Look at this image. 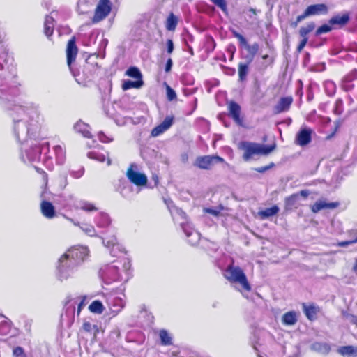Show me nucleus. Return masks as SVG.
Returning <instances> with one entry per match:
<instances>
[{
  "mask_svg": "<svg viewBox=\"0 0 357 357\" xmlns=\"http://www.w3.org/2000/svg\"><path fill=\"white\" fill-rule=\"evenodd\" d=\"M14 133L20 142H24L39 130L40 116L38 108L33 103L15 105L13 114Z\"/></svg>",
  "mask_w": 357,
  "mask_h": 357,
  "instance_id": "nucleus-1",
  "label": "nucleus"
},
{
  "mask_svg": "<svg viewBox=\"0 0 357 357\" xmlns=\"http://www.w3.org/2000/svg\"><path fill=\"white\" fill-rule=\"evenodd\" d=\"M238 148L243 151V159L245 161H249L255 155H268L275 149V145L267 146L263 144L242 142L239 144Z\"/></svg>",
  "mask_w": 357,
  "mask_h": 357,
  "instance_id": "nucleus-2",
  "label": "nucleus"
},
{
  "mask_svg": "<svg viewBox=\"0 0 357 357\" xmlns=\"http://www.w3.org/2000/svg\"><path fill=\"white\" fill-rule=\"evenodd\" d=\"M174 216L181 218L180 225L185 233L189 244L196 245L200 240V234L192 227L191 223L187 220L186 214L181 208L175 207L174 211H171Z\"/></svg>",
  "mask_w": 357,
  "mask_h": 357,
  "instance_id": "nucleus-3",
  "label": "nucleus"
},
{
  "mask_svg": "<svg viewBox=\"0 0 357 357\" xmlns=\"http://www.w3.org/2000/svg\"><path fill=\"white\" fill-rule=\"evenodd\" d=\"M224 275L230 282L239 284L244 290L247 291L251 290V286L248 281L247 277L239 266H228L225 271Z\"/></svg>",
  "mask_w": 357,
  "mask_h": 357,
  "instance_id": "nucleus-4",
  "label": "nucleus"
},
{
  "mask_svg": "<svg viewBox=\"0 0 357 357\" xmlns=\"http://www.w3.org/2000/svg\"><path fill=\"white\" fill-rule=\"evenodd\" d=\"M77 269L78 267L66 259V255H61L58 259L56 265V277L61 282L67 280L75 277Z\"/></svg>",
  "mask_w": 357,
  "mask_h": 357,
  "instance_id": "nucleus-5",
  "label": "nucleus"
},
{
  "mask_svg": "<svg viewBox=\"0 0 357 357\" xmlns=\"http://www.w3.org/2000/svg\"><path fill=\"white\" fill-rule=\"evenodd\" d=\"M88 255L89 250L86 247L75 246L68 249L62 255H66V259H68L71 263L78 267Z\"/></svg>",
  "mask_w": 357,
  "mask_h": 357,
  "instance_id": "nucleus-6",
  "label": "nucleus"
},
{
  "mask_svg": "<svg viewBox=\"0 0 357 357\" xmlns=\"http://www.w3.org/2000/svg\"><path fill=\"white\" fill-rule=\"evenodd\" d=\"M126 176L129 181L137 186H144L147 183L146 176L138 172V166L132 163L130 165L126 172Z\"/></svg>",
  "mask_w": 357,
  "mask_h": 357,
  "instance_id": "nucleus-7",
  "label": "nucleus"
},
{
  "mask_svg": "<svg viewBox=\"0 0 357 357\" xmlns=\"http://www.w3.org/2000/svg\"><path fill=\"white\" fill-rule=\"evenodd\" d=\"M223 158L219 156L214 155H205L197 158L195 165L202 169H209L215 164L218 162H222Z\"/></svg>",
  "mask_w": 357,
  "mask_h": 357,
  "instance_id": "nucleus-8",
  "label": "nucleus"
},
{
  "mask_svg": "<svg viewBox=\"0 0 357 357\" xmlns=\"http://www.w3.org/2000/svg\"><path fill=\"white\" fill-rule=\"evenodd\" d=\"M111 11V4L109 0H100L93 17L94 23L105 19Z\"/></svg>",
  "mask_w": 357,
  "mask_h": 357,
  "instance_id": "nucleus-9",
  "label": "nucleus"
},
{
  "mask_svg": "<svg viewBox=\"0 0 357 357\" xmlns=\"http://www.w3.org/2000/svg\"><path fill=\"white\" fill-rule=\"evenodd\" d=\"M310 195L308 190H303L298 193H295L285 199V208L287 210L296 209L300 206V196L306 198Z\"/></svg>",
  "mask_w": 357,
  "mask_h": 357,
  "instance_id": "nucleus-10",
  "label": "nucleus"
},
{
  "mask_svg": "<svg viewBox=\"0 0 357 357\" xmlns=\"http://www.w3.org/2000/svg\"><path fill=\"white\" fill-rule=\"evenodd\" d=\"M101 277L108 282L119 280L120 275L118 267L115 265H107L101 268L100 272Z\"/></svg>",
  "mask_w": 357,
  "mask_h": 357,
  "instance_id": "nucleus-11",
  "label": "nucleus"
},
{
  "mask_svg": "<svg viewBox=\"0 0 357 357\" xmlns=\"http://www.w3.org/2000/svg\"><path fill=\"white\" fill-rule=\"evenodd\" d=\"M107 304L112 317H115L124 307L126 302L119 296H111L107 300Z\"/></svg>",
  "mask_w": 357,
  "mask_h": 357,
  "instance_id": "nucleus-12",
  "label": "nucleus"
},
{
  "mask_svg": "<svg viewBox=\"0 0 357 357\" xmlns=\"http://www.w3.org/2000/svg\"><path fill=\"white\" fill-rule=\"evenodd\" d=\"M312 130L311 128H302L296 136V144L301 146L307 145L312 140Z\"/></svg>",
  "mask_w": 357,
  "mask_h": 357,
  "instance_id": "nucleus-13",
  "label": "nucleus"
},
{
  "mask_svg": "<svg viewBox=\"0 0 357 357\" xmlns=\"http://www.w3.org/2000/svg\"><path fill=\"white\" fill-rule=\"evenodd\" d=\"M77 47L75 44V38L73 37L70 40H69L68 45H67V49H66V55H67V63L68 66L70 68V70L72 71V73L75 77V73L71 69V63L73 61L75 60V58L77 54Z\"/></svg>",
  "mask_w": 357,
  "mask_h": 357,
  "instance_id": "nucleus-14",
  "label": "nucleus"
},
{
  "mask_svg": "<svg viewBox=\"0 0 357 357\" xmlns=\"http://www.w3.org/2000/svg\"><path fill=\"white\" fill-rule=\"evenodd\" d=\"M40 156V149L37 146H31L29 150H25L24 153L21 154V158L24 162H33L39 160Z\"/></svg>",
  "mask_w": 357,
  "mask_h": 357,
  "instance_id": "nucleus-15",
  "label": "nucleus"
},
{
  "mask_svg": "<svg viewBox=\"0 0 357 357\" xmlns=\"http://www.w3.org/2000/svg\"><path fill=\"white\" fill-rule=\"evenodd\" d=\"M338 205L337 202L327 203L324 200H318L311 206V210L313 213H317L322 209L335 208L337 207Z\"/></svg>",
  "mask_w": 357,
  "mask_h": 357,
  "instance_id": "nucleus-16",
  "label": "nucleus"
},
{
  "mask_svg": "<svg viewBox=\"0 0 357 357\" xmlns=\"http://www.w3.org/2000/svg\"><path fill=\"white\" fill-rule=\"evenodd\" d=\"M41 213L46 218L52 219L55 216V209L52 203L43 201L40 204Z\"/></svg>",
  "mask_w": 357,
  "mask_h": 357,
  "instance_id": "nucleus-17",
  "label": "nucleus"
},
{
  "mask_svg": "<svg viewBox=\"0 0 357 357\" xmlns=\"http://www.w3.org/2000/svg\"><path fill=\"white\" fill-rule=\"evenodd\" d=\"M293 98L291 97L282 98L275 107V112L277 114L287 112L292 104Z\"/></svg>",
  "mask_w": 357,
  "mask_h": 357,
  "instance_id": "nucleus-18",
  "label": "nucleus"
},
{
  "mask_svg": "<svg viewBox=\"0 0 357 357\" xmlns=\"http://www.w3.org/2000/svg\"><path fill=\"white\" fill-rule=\"evenodd\" d=\"M307 14L309 15H317L320 14H326L328 12V7L324 3L314 4L306 8Z\"/></svg>",
  "mask_w": 357,
  "mask_h": 357,
  "instance_id": "nucleus-19",
  "label": "nucleus"
},
{
  "mask_svg": "<svg viewBox=\"0 0 357 357\" xmlns=\"http://www.w3.org/2000/svg\"><path fill=\"white\" fill-rule=\"evenodd\" d=\"M229 114L232 119L238 123L240 124L241 122L240 118L241 107L238 104L235 102H230L229 103Z\"/></svg>",
  "mask_w": 357,
  "mask_h": 357,
  "instance_id": "nucleus-20",
  "label": "nucleus"
},
{
  "mask_svg": "<svg viewBox=\"0 0 357 357\" xmlns=\"http://www.w3.org/2000/svg\"><path fill=\"white\" fill-rule=\"evenodd\" d=\"M74 129L77 132L81 133L85 137L90 138L91 137L89 126L81 121H77L75 124Z\"/></svg>",
  "mask_w": 357,
  "mask_h": 357,
  "instance_id": "nucleus-21",
  "label": "nucleus"
},
{
  "mask_svg": "<svg viewBox=\"0 0 357 357\" xmlns=\"http://www.w3.org/2000/svg\"><path fill=\"white\" fill-rule=\"evenodd\" d=\"M244 47L248 52V55L245 56V59L248 63H250L259 50V45L256 43L252 45L247 43Z\"/></svg>",
  "mask_w": 357,
  "mask_h": 357,
  "instance_id": "nucleus-22",
  "label": "nucleus"
},
{
  "mask_svg": "<svg viewBox=\"0 0 357 357\" xmlns=\"http://www.w3.org/2000/svg\"><path fill=\"white\" fill-rule=\"evenodd\" d=\"M337 352L344 357H356L357 348L353 346L340 347L337 349Z\"/></svg>",
  "mask_w": 357,
  "mask_h": 357,
  "instance_id": "nucleus-23",
  "label": "nucleus"
},
{
  "mask_svg": "<svg viewBox=\"0 0 357 357\" xmlns=\"http://www.w3.org/2000/svg\"><path fill=\"white\" fill-rule=\"evenodd\" d=\"M54 151L56 162L59 165H63L66 160L65 149L61 145H56L54 146Z\"/></svg>",
  "mask_w": 357,
  "mask_h": 357,
  "instance_id": "nucleus-24",
  "label": "nucleus"
},
{
  "mask_svg": "<svg viewBox=\"0 0 357 357\" xmlns=\"http://www.w3.org/2000/svg\"><path fill=\"white\" fill-rule=\"evenodd\" d=\"M311 349L323 354H327L331 351V347L325 342H314L311 345Z\"/></svg>",
  "mask_w": 357,
  "mask_h": 357,
  "instance_id": "nucleus-25",
  "label": "nucleus"
},
{
  "mask_svg": "<svg viewBox=\"0 0 357 357\" xmlns=\"http://www.w3.org/2000/svg\"><path fill=\"white\" fill-rule=\"evenodd\" d=\"M282 321L284 325L292 326L297 321V314L294 311L287 312L282 316Z\"/></svg>",
  "mask_w": 357,
  "mask_h": 357,
  "instance_id": "nucleus-26",
  "label": "nucleus"
},
{
  "mask_svg": "<svg viewBox=\"0 0 357 357\" xmlns=\"http://www.w3.org/2000/svg\"><path fill=\"white\" fill-rule=\"evenodd\" d=\"M45 34L50 37L53 33L54 26V20L52 16H46L45 20Z\"/></svg>",
  "mask_w": 357,
  "mask_h": 357,
  "instance_id": "nucleus-27",
  "label": "nucleus"
},
{
  "mask_svg": "<svg viewBox=\"0 0 357 357\" xmlns=\"http://www.w3.org/2000/svg\"><path fill=\"white\" fill-rule=\"evenodd\" d=\"M279 211L280 209L277 206H273L271 208H267L264 210L260 211L259 212V215L263 219L268 218L276 215Z\"/></svg>",
  "mask_w": 357,
  "mask_h": 357,
  "instance_id": "nucleus-28",
  "label": "nucleus"
},
{
  "mask_svg": "<svg viewBox=\"0 0 357 357\" xmlns=\"http://www.w3.org/2000/svg\"><path fill=\"white\" fill-rule=\"evenodd\" d=\"M143 85L142 79H137V81L126 80L122 85V89L124 91L128 90L132 88L139 89Z\"/></svg>",
  "mask_w": 357,
  "mask_h": 357,
  "instance_id": "nucleus-29",
  "label": "nucleus"
},
{
  "mask_svg": "<svg viewBox=\"0 0 357 357\" xmlns=\"http://www.w3.org/2000/svg\"><path fill=\"white\" fill-rule=\"evenodd\" d=\"M349 20V17L347 14H344L343 15H337L333 17H332L329 20V23L331 24H340V25H344L346 24Z\"/></svg>",
  "mask_w": 357,
  "mask_h": 357,
  "instance_id": "nucleus-30",
  "label": "nucleus"
},
{
  "mask_svg": "<svg viewBox=\"0 0 357 357\" xmlns=\"http://www.w3.org/2000/svg\"><path fill=\"white\" fill-rule=\"evenodd\" d=\"M89 310L96 314H102L105 310L102 303L99 301H93L89 306Z\"/></svg>",
  "mask_w": 357,
  "mask_h": 357,
  "instance_id": "nucleus-31",
  "label": "nucleus"
},
{
  "mask_svg": "<svg viewBox=\"0 0 357 357\" xmlns=\"http://www.w3.org/2000/svg\"><path fill=\"white\" fill-rule=\"evenodd\" d=\"M178 20L176 16H175L173 13H170L167 19L166 22V29L168 31H174L175 30L177 24H178Z\"/></svg>",
  "mask_w": 357,
  "mask_h": 357,
  "instance_id": "nucleus-32",
  "label": "nucleus"
},
{
  "mask_svg": "<svg viewBox=\"0 0 357 357\" xmlns=\"http://www.w3.org/2000/svg\"><path fill=\"white\" fill-rule=\"evenodd\" d=\"M103 244L107 247V248H112V251H111V255H115V253H113L114 252V250H119V245L117 244V241H116V237L114 236H112L110 239H108V240H106V239H103Z\"/></svg>",
  "mask_w": 357,
  "mask_h": 357,
  "instance_id": "nucleus-33",
  "label": "nucleus"
},
{
  "mask_svg": "<svg viewBox=\"0 0 357 357\" xmlns=\"http://www.w3.org/2000/svg\"><path fill=\"white\" fill-rule=\"evenodd\" d=\"M303 310L306 317L312 320L314 319L317 314V309L314 306L310 305L307 306L305 304L303 305Z\"/></svg>",
  "mask_w": 357,
  "mask_h": 357,
  "instance_id": "nucleus-34",
  "label": "nucleus"
},
{
  "mask_svg": "<svg viewBox=\"0 0 357 357\" xmlns=\"http://www.w3.org/2000/svg\"><path fill=\"white\" fill-rule=\"evenodd\" d=\"M110 218L106 213H100L97 220V225L100 227H106L110 224Z\"/></svg>",
  "mask_w": 357,
  "mask_h": 357,
  "instance_id": "nucleus-35",
  "label": "nucleus"
},
{
  "mask_svg": "<svg viewBox=\"0 0 357 357\" xmlns=\"http://www.w3.org/2000/svg\"><path fill=\"white\" fill-rule=\"evenodd\" d=\"M315 28V24L313 22L307 24L305 26H302L299 30V34L302 38H307V34L312 32Z\"/></svg>",
  "mask_w": 357,
  "mask_h": 357,
  "instance_id": "nucleus-36",
  "label": "nucleus"
},
{
  "mask_svg": "<svg viewBox=\"0 0 357 357\" xmlns=\"http://www.w3.org/2000/svg\"><path fill=\"white\" fill-rule=\"evenodd\" d=\"M248 62L246 63H240L238 65V75L240 80L243 81L245 79L248 73Z\"/></svg>",
  "mask_w": 357,
  "mask_h": 357,
  "instance_id": "nucleus-37",
  "label": "nucleus"
},
{
  "mask_svg": "<svg viewBox=\"0 0 357 357\" xmlns=\"http://www.w3.org/2000/svg\"><path fill=\"white\" fill-rule=\"evenodd\" d=\"M161 343L163 345H171L172 344V337L166 330H161L159 333Z\"/></svg>",
  "mask_w": 357,
  "mask_h": 357,
  "instance_id": "nucleus-38",
  "label": "nucleus"
},
{
  "mask_svg": "<svg viewBox=\"0 0 357 357\" xmlns=\"http://www.w3.org/2000/svg\"><path fill=\"white\" fill-rule=\"evenodd\" d=\"M9 90V86L7 82L4 78L0 77V100L4 99V96L6 95Z\"/></svg>",
  "mask_w": 357,
  "mask_h": 357,
  "instance_id": "nucleus-39",
  "label": "nucleus"
},
{
  "mask_svg": "<svg viewBox=\"0 0 357 357\" xmlns=\"http://www.w3.org/2000/svg\"><path fill=\"white\" fill-rule=\"evenodd\" d=\"M126 75L137 79H142V74L139 70L136 67H131L128 68L126 71Z\"/></svg>",
  "mask_w": 357,
  "mask_h": 357,
  "instance_id": "nucleus-40",
  "label": "nucleus"
},
{
  "mask_svg": "<svg viewBox=\"0 0 357 357\" xmlns=\"http://www.w3.org/2000/svg\"><path fill=\"white\" fill-rule=\"evenodd\" d=\"M82 210L85 211H97L98 208L91 203L86 202V201H82L79 202V206Z\"/></svg>",
  "mask_w": 357,
  "mask_h": 357,
  "instance_id": "nucleus-41",
  "label": "nucleus"
},
{
  "mask_svg": "<svg viewBox=\"0 0 357 357\" xmlns=\"http://www.w3.org/2000/svg\"><path fill=\"white\" fill-rule=\"evenodd\" d=\"M11 328V322L9 321H3L0 324V334L3 335H7Z\"/></svg>",
  "mask_w": 357,
  "mask_h": 357,
  "instance_id": "nucleus-42",
  "label": "nucleus"
},
{
  "mask_svg": "<svg viewBox=\"0 0 357 357\" xmlns=\"http://www.w3.org/2000/svg\"><path fill=\"white\" fill-rule=\"evenodd\" d=\"M80 228L86 234L89 235V236H93L96 235V230L92 225L85 224L80 226Z\"/></svg>",
  "mask_w": 357,
  "mask_h": 357,
  "instance_id": "nucleus-43",
  "label": "nucleus"
},
{
  "mask_svg": "<svg viewBox=\"0 0 357 357\" xmlns=\"http://www.w3.org/2000/svg\"><path fill=\"white\" fill-rule=\"evenodd\" d=\"M88 156L89 158H91V159H93V160H96L98 161H100V162H105V160H106V158L105 156L102 154V153H97V152H95V151H91L88 153Z\"/></svg>",
  "mask_w": 357,
  "mask_h": 357,
  "instance_id": "nucleus-44",
  "label": "nucleus"
},
{
  "mask_svg": "<svg viewBox=\"0 0 357 357\" xmlns=\"http://www.w3.org/2000/svg\"><path fill=\"white\" fill-rule=\"evenodd\" d=\"M174 116H167L165 117L164 121L160 123L162 127H163L166 130H167L173 124Z\"/></svg>",
  "mask_w": 357,
  "mask_h": 357,
  "instance_id": "nucleus-45",
  "label": "nucleus"
},
{
  "mask_svg": "<svg viewBox=\"0 0 357 357\" xmlns=\"http://www.w3.org/2000/svg\"><path fill=\"white\" fill-rule=\"evenodd\" d=\"M167 98L168 100L172 101L176 98V93L175 91L172 89L169 85L166 86Z\"/></svg>",
  "mask_w": 357,
  "mask_h": 357,
  "instance_id": "nucleus-46",
  "label": "nucleus"
},
{
  "mask_svg": "<svg viewBox=\"0 0 357 357\" xmlns=\"http://www.w3.org/2000/svg\"><path fill=\"white\" fill-rule=\"evenodd\" d=\"M215 5L219 7L224 13H227V3L225 0H211Z\"/></svg>",
  "mask_w": 357,
  "mask_h": 357,
  "instance_id": "nucleus-47",
  "label": "nucleus"
},
{
  "mask_svg": "<svg viewBox=\"0 0 357 357\" xmlns=\"http://www.w3.org/2000/svg\"><path fill=\"white\" fill-rule=\"evenodd\" d=\"M13 355L14 357H26L24 350L21 347H16L13 350Z\"/></svg>",
  "mask_w": 357,
  "mask_h": 357,
  "instance_id": "nucleus-48",
  "label": "nucleus"
},
{
  "mask_svg": "<svg viewBox=\"0 0 357 357\" xmlns=\"http://www.w3.org/2000/svg\"><path fill=\"white\" fill-rule=\"evenodd\" d=\"M165 131L166 130L163 127H162L161 124H160L152 130L151 135L153 137H157Z\"/></svg>",
  "mask_w": 357,
  "mask_h": 357,
  "instance_id": "nucleus-49",
  "label": "nucleus"
},
{
  "mask_svg": "<svg viewBox=\"0 0 357 357\" xmlns=\"http://www.w3.org/2000/svg\"><path fill=\"white\" fill-rule=\"evenodd\" d=\"M331 30V28L329 25L324 24L319 26L316 31V35H321L324 33L329 32Z\"/></svg>",
  "mask_w": 357,
  "mask_h": 357,
  "instance_id": "nucleus-50",
  "label": "nucleus"
},
{
  "mask_svg": "<svg viewBox=\"0 0 357 357\" xmlns=\"http://www.w3.org/2000/svg\"><path fill=\"white\" fill-rule=\"evenodd\" d=\"M98 138L99 139L104 143L110 142L112 141V138H110L109 137L105 135L103 132H100L98 134Z\"/></svg>",
  "mask_w": 357,
  "mask_h": 357,
  "instance_id": "nucleus-51",
  "label": "nucleus"
},
{
  "mask_svg": "<svg viewBox=\"0 0 357 357\" xmlns=\"http://www.w3.org/2000/svg\"><path fill=\"white\" fill-rule=\"evenodd\" d=\"M275 165L273 162H271L269 165H267V166H264V167H257V168H255V170L259 173H264L266 171L268 170L269 169H271L272 167H273Z\"/></svg>",
  "mask_w": 357,
  "mask_h": 357,
  "instance_id": "nucleus-52",
  "label": "nucleus"
},
{
  "mask_svg": "<svg viewBox=\"0 0 357 357\" xmlns=\"http://www.w3.org/2000/svg\"><path fill=\"white\" fill-rule=\"evenodd\" d=\"M307 40H308V38H303V39L301 40V41L300 42V43L298 45V46L297 47V51L298 52H301L303 50V49L305 47V46L307 44Z\"/></svg>",
  "mask_w": 357,
  "mask_h": 357,
  "instance_id": "nucleus-53",
  "label": "nucleus"
},
{
  "mask_svg": "<svg viewBox=\"0 0 357 357\" xmlns=\"http://www.w3.org/2000/svg\"><path fill=\"white\" fill-rule=\"evenodd\" d=\"M167 52L169 54H171L174 50V43L173 41L170 39L167 40Z\"/></svg>",
  "mask_w": 357,
  "mask_h": 357,
  "instance_id": "nucleus-54",
  "label": "nucleus"
},
{
  "mask_svg": "<svg viewBox=\"0 0 357 357\" xmlns=\"http://www.w3.org/2000/svg\"><path fill=\"white\" fill-rule=\"evenodd\" d=\"M236 38L238 39V40L240 42V45L241 46L245 47L247 45L248 42H247L246 39L241 34L236 36Z\"/></svg>",
  "mask_w": 357,
  "mask_h": 357,
  "instance_id": "nucleus-55",
  "label": "nucleus"
},
{
  "mask_svg": "<svg viewBox=\"0 0 357 357\" xmlns=\"http://www.w3.org/2000/svg\"><path fill=\"white\" fill-rule=\"evenodd\" d=\"M236 38L238 39V40L240 42V45L241 46L245 47L247 45L248 42H247L246 39L241 34L236 36Z\"/></svg>",
  "mask_w": 357,
  "mask_h": 357,
  "instance_id": "nucleus-56",
  "label": "nucleus"
},
{
  "mask_svg": "<svg viewBox=\"0 0 357 357\" xmlns=\"http://www.w3.org/2000/svg\"><path fill=\"white\" fill-rule=\"evenodd\" d=\"M236 38L238 39V40L240 42V45L241 46L245 47L247 45L248 42H247L246 39L241 34L236 36Z\"/></svg>",
  "mask_w": 357,
  "mask_h": 357,
  "instance_id": "nucleus-57",
  "label": "nucleus"
},
{
  "mask_svg": "<svg viewBox=\"0 0 357 357\" xmlns=\"http://www.w3.org/2000/svg\"><path fill=\"white\" fill-rule=\"evenodd\" d=\"M172 64H173V62H172V59H170V58L168 59V60L167 61V63H166V66H165V71L167 73H168L171 70Z\"/></svg>",
  "mask_w": 357,
  "mask_h": 357,
  "instance_id": "nucleus-58",
  "label": "nucleus"
},
{
  "mask_svg": "<svg viewBox=\"0 0 357 357\" xmlns=\"http://www.w3.org/2000/svg\"><path fill=\"white\" fill-rule=\"evenodd\" d=\"M347 319L351 323L357 325V317L352 314H347Z\"/></svg>",
  "mask_w": 357,
  "mask_h": 357,
  "instance_id": "nucleus-59",
  "label": "nucleus"
},
{
  "mask_svg": "<svg viewBox=\"0 0 357 357\" xmlns=\"http://www.w3.org/2000/svg\"><path fill=\"white\" fill-rule=\"evenodd\" d=\"M356 242H354V240L353 241H342L338 243V245L340 247H346L348 245L356 243Z\"/></svg>",
  "mask_w": 357,
  "mask_h": 357,
  "instance_id": "nucleus-60",
  "label": "nucleus"
},
{
  "mask_svg": "<svg viewBox=\"0 0 357 357\" xmlns=\"http://www.w3.org/2000/svg\"><path fill=\"white\" fill-rule=\"evenodd\" d=\"M308 16H310V15H309V14H307V10H305L303 14L298 15L297 17V19H296L297 22H301L302 20H303L305 18H306Z\"/></svg>",
  "mask_w": 357,
  "mask_h": 357,
  "instance_id": "nucleus-61",
  "label": "nucleus"
},
{
  "mask_svg": "<svg viewBox=\"0 0 357 357\" xmlns=\"http://www.w3.org/2000/svg\"><path fill=\"white\" fill-rule=\"evenodd\" d=\"M206 211L208 213L213 215H218L219 213L218 211L211 209V208H207V209H206Z\"/></svg>",
  "mask_w": 357,
  "mask_h": 357,
  "instance_id": "nucleus-62",
  "label": "nucleus"
},
{
  "mask_svg": "<svg viewBox=\"0 0 357 357\" xmlns=\"http://www.w3.org/2000/svg\"><path fill=\"white\" fill-rule=\"evenodd\" d=\"M84 305V300H82L78 305V307H77V314H79L83 307V306Z\"/></svg>",
  "mask_w": 357,
  "mask_h": 357,
  "instance_id": "nucleus-63",
  "label": "nucleus"
},
{
  "mask_svg": "<svg viewBox=\"0 0 357 357\" xmlns=\"http://www.w3.org/2000/svg\"><path fill=\"white\" fill-rule=\"evenodd\" d=\"M73 176L75 178H79L80 176H82V175L83 174V171L82 170H80L79 172H77L76 174H75L74 172L73 173Z\"/></svg>",
  "mask_w": 357,
  "mask_h": 357,
  "instance_id": "nucleus-64",
  "label": "nucleus"
}]
</instances>
